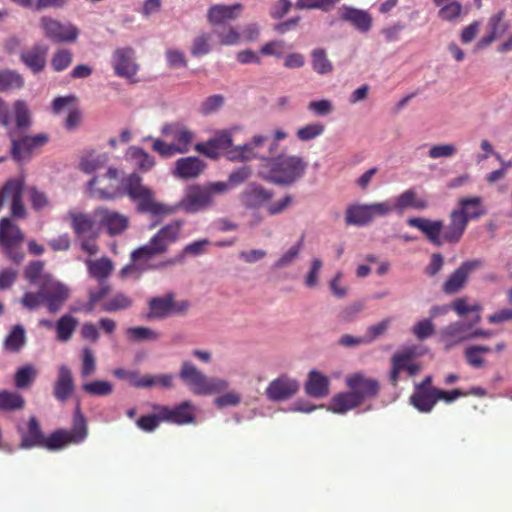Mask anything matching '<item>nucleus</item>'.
Listing matches in <instances>:
<instances>
[{
  "mask_svg": "<svg viewBox=\"0 0 512 512\" xmlns=\"http://www.w3.org/2000/svg\"><path fill=\"white\" fill-rule=\"evenodd\" d=\"M18 431L21 434L20 448L42 447L50 451L60 450L71 444L82 443L88 434L86 419L81 413L79 405L76 408L70 430L58 429L45 437L37 418L31 416L28 420L27 430L24 431L19 427Z\"/></svg>",
  "mask_w": 512,
  "mask_h": 512,
  "instance_id": "1",
  "label": "nucleus"
},
{
  "mask_svg": "<svg viewBox=\"0 0 512 512\" xmlns=\"http://www.w3.org/2000/svg\"><path fill=\"white\" fill-rule=\"evenodd\" d=\"M184 226V221L180 219L173 220L163 226L147 244L138 247L131 253L132 263L124 266L121 271V277H127L130 274L136 273L138 270L137 264L142 260H150L155 256L165 254L169 246L177 242L181 236Z\"/></svg>",
  "mask_w": 512,
  "mask_h": 512,
  "instance_id": "2",
  "label": "nucleus"
},
{
  "mask_svg": "<svg viewBox=\"0 0 512 512\" xmlns=\"http://www.w3.org/2000/svg\"><path fill=\"white\" fill-rule=\"evenodd\" d=\"M307 161L301 156L281 154L261 162L258 175L261 179L280 186H291L306 173Z\"/></svg>",
  "mask_w": 512,
  "mask_h": 512,
  "instance_id": "3",
  "label": "nucleus"
},
{
  "mask_svg": "<svg viewBox=\"0 0 512 512\" xmlns=\"http://www.w3.org/2000/svg\"><path fill=\"white\" fill-rule=\"evenodd\" d=\"M124 195L136 204L140 213L152 216H169L177 211L176 206L166 205L155 199L154 191L142 183V178L136 174H129L123 178Z\"/></svg>",
  "mask_w": 512,
  "mask_h": 512,
  "instance_id": "4",
  "label": "nucleus"
},
{
  "mask_svg": "<svg viewBox=\"0 0 512 512\" xmlns=\"http://www.w3.org/2000/svg\"><path fill=\"white\" fill-rule=\"evenodd\" d=\"M161 133L164 137L171 139V142L152 137L147 139L153 140L152 150L162 158H171L177 154L189 152L196 136L194 131L181 122L165 123Z\"/></svg>",
  "mask_w": 512,
  "mask_h": 512,
  "instance_id": "5",
  "label": "nucleus"
},
{
  "mask_svg": "<svg viewBox=\"0 0 512 512\" xmlns=\"http://www.w3.org/2000/svg\"><path fill=\"white\" fill-rule=\"evenodd\" d=\"M179 377L195 395L219 394L229 386V383L224 379L207 377L190 361L182 363Z\"/></svg>",
  "mask_w": 512,
  "mask_h": 512,
  "instance_id": "6",
  "label": "nucleus"
},
{
  "mask_svg": "<svg viewBox=\"0 0 512 512\" xmlns=\"http://www.w3.org/2000/svg\"><path fill=\"white\" fill-rule=\"evenodd\" d=\"M24 233L10 217L0 219V248L13 263L20 264L25 257L22 250Z\"/></svg>",
  "mask_w": 512,
  "mask_h": 512,
  "instance_id": "7",
  "label": "nucleus"
},
{
  "mask_svg": "<svg viewBox=\"0 0 512 512\" xmlns=\"http://www.w3.org/2000/svg\"><path fill=\"white\" fill-rule=\"evenodd\" d=\"M90 195L99 199H115L123 196V179H119L116 168L110 167L106 174L93 177L88 183Z\"/></svg>",
  "mask_w": 512,
  "mask_h": 512,
  "instance_id": "8",
  "label": "nucleus"
},
{
  "mask_svg": "<svg viewBox=\"0 0 512 512\" xmlns=\"http://www.w3.org/2000/svg\"><path fill=\"white\" fill-rule=\"evenodd\" d=\"M416 356V347L414 346L398 350L392 355L389 375L391 385L397 386L402 371H406L410 377L416 376L421 371L422 366L415 361Z\"/></svg>",
  "mask_w": 512,
  "mask_h": 512,
  "instance_id": "9",
  "label": "nucleus"
},
{
  "mask_svg": "<svg viewBox=\"0 0 512 512\" xmlns=\"http://www.w3.org/2000/svg\"><path fill=\"white\" fill-rule=\"evenodd\" d=\"M268 143V136L255 135L249 142L238 145L235 149L229 151L228 160L244 162L259 158L262 162H265L274 155L268 154Z\"/></svg>",
  "mask_w": 512,
  "mask_h": 512,
  "instance_id": "10",
  "label": "nucleus"
},
{
  "mask_svg": "<svg viewBox=\"0 0 512 512\" xmlns=\"http://www.w3.org/2000/svg\"><path fill=\"white\" fill-rule=\"evenodd\" d=\"M8 135L11 140V156L17 162L29 159L34 150L43 147L49 141L46 133L16 138L15 131H9Z\"/></svg>",
  "mask_w": 512,
  "mask_h": 512,
  "instance_id": "11",
  "label": "nucleus"
},
{
  "mask_svg": "<svg viewBox=\"0 0 512 512\" xmlns=\"http://www.w3.org/2000/svg\"><path fill=\"white\" fill-rule=\"evenodd\" d=\"M44 36L54 43H72L78 38V29L70 23H62L48 16L40 19Z\"/></svg>",
  "mask_w": 512,
  "mask_h": 512,
  "instance_id": "12",
  "label": "nucleus"
},
{
  "mask_svg": "<svg viewBox=\"0 0 512 512\" xmlns=\"http://www.w3.org/2000/svg\"><path fill=\"white\" fill-rule=\"evenodd\" d=\"M42 289L44 295V303L49 313H57L69 298V288L52 279L50 275L43 277Z\"/></svg>",
  "mask_w": 512,
  "mask_h": 512,
  "instance_id": "13",
  "label": "nucleus"
},
{
  "mask_svg": "<svg viewBox=\"0 0 512 512\" xmlns=\"http://www.w3.org/2000/svg\"><path fill=\"white\" fill-rule=\"evenodd\" d=\"M231 134L227 131L217 133L213 138L207 142H199L194 146V149L211 159H217L221 153H224L228 159V152L235 149Z\"/></svg>",
  "mask_w": 512,
  "mask_h": 512,
  "instance_id": "14",
  "label": "nucleus"
},
{
  "mask_svg": "<svg viewBox=\"0 0 512 512\" xmlns=\"http://www.w3.org/2000/svg\"><path fill=\"white\" fill-rule=\"evenodd\" d=\"M346 386L363 404L368 399L377 397L380 385L376 379L365 377L361 373H354L346 377Z\"/></svg>",
  "mask_w": 512,
  "mask_h": 512,
  "instance_id": "15",
  "label": "nucleus"
},
{
  "mask_svg": "<svg viewBox=\"0 0 512 512\" xmlns=\"http://www.w3.org/2000/svg\"><path fill=\"white\" fill-rule=\"evenodd\" d=\"M94 216L110 236L120 235L129 227V218L126 215L108 208H97Z\"/></svg>",
  "mask_w": 512,
  "mask_h": 512,
  "instance_id": "16",
  "label": "nucleus"
},
{
  "mask_svg": "<svg viewBox=\"0 0 512 512\" xmlns=\"http://www.w3.org/2000/svg\"><path fill=\"white\" fill-rule=\"evenodd\" d=\"M299 387V382L296 379L283 374L269 383L265 394L271 401H285L293 397L298 392Z\"/></svg>",
  "mask_w": 512,
  "mask_h": 512,
  "instance_id": "17",
  "label": "nucleus"
},
{
  "mask_svg": "<svg viewBox=\"0 0 512 512\" xmlns=\"http://www.w3.org/2000/svg\"><path fill=\"white\" fill-rule=\"evenodd\" d=\"M158 409L160 410V416L164 422L176 425L195 423L196 409L189 400L183 401L175 407L160 405Z\"/></svg>",
  "mask_w": 512,
  "mask_h": 512,
  "instance_id": "18",
  "label": "nucleus"
},
{
  "mask_svg": "<svg viewBox=\"0 0 512 512\" xmlns=\"http://www.w3.org/2000/svg\"><path fill=\"white\" fill-rule=\"evenodd\" d=\"M482 265L480 260L463 262L443 283L442 291L451 295L459 292L466 284L469 275Z\"/></svg>",
  "mask_w": 512,
  "mask_h": 512,
  "instance_id": "19",
  "label": "nucleus"
},
{
  "mask_svg": "<svg viewBox=\"0 0 512 512\" xmlns=\"http://www.w3.org/2000/svg\"><path fill=\"white\" fill-rule=\"evenodd\" d=\"M134 54L130 47L115 50L112 65L117 76L131 79L137 74L138 65L134 61Z\"/></svg>",
  "mask_w": 512,
  "mask_h": 512,
  "instance_id": "20",
  "label": "nucleus"
},
{
  "mask_svg": "<svg viewBox=\"0 0 512 512\" xmlns=\"http://www.w3.org/2000/svg\"><path fill=\"white\" fill-rule=\"evenodd\" d=\"M406 222L410 227L420 230L433 245L439 247L444 243L443 234L441 235L444 228L443 221L410 217Z\"/></svg>",
  "mask_w": 512,
  "mask_h": 512,
  "instance_id": "21",
  "label": "nucleus"
},
{
  "mask_svg": "<svg viewBox=\"0 0 512 512\" xmlns=\"http://www.w3.org/2000/svg\"><path fill=\"white\" fill-rule=\"evenodd\" d=\"M212 197L205 186L194 185L189 188L181 202L182 208L188 213H195L210 206Z\"/></svg>",
  "mask_w": 512,
  "mask_h": 512,
  "instance_id": "22",
  "label": "nucleus"
},
{
  "mask_svg": "<svg viewBox=\"0 0 512 512\" xmlns=\"http://www.w3.org/2000/svg\"><path fill=\"white\" fill-rule=\"evenodd\" d=\"M338 13L342 21L350 23L361 33H367L372 28V16L366 10L343 5L339 8Z\"/></svg>",
  "mask_w": 512,
  "mask_h": 512,
  "instance_id": "23",
  "label": "nucleus"
},
{
  "mask_svg": "<svg viewBox=\"0 0 512 512\" xmlns=\"http://www.w3.org/2000/svg\"><path fill=\"white\" fill-rule=\"evenodd\" d=\"M75 389L74 380L70 368L61 365L58 369L57 379L53 385V396L60 402L67 401Z\"/></svg>",
  "mask_w": 512,
  "mask_h": 512,
  "instance_id": "24",
  "label": "nucleus"
},
{
  "mask_svg": "<svg viewBox=\"0 0 512 512\" xmlns=\"http://www.w3.org/2000/svg\"><path fill=\"white\" fill-rule=\"evenodd\" d=\"M206 168L203 160L195 156L179 158L175 162L174 175L181 179L197 178Z\"/></svg>",
  "mask_w": 512,
  "mask_h": 512,
  "instance_id": "25",
  "label": "nucleus"
},
{
  "mask_svg": "<svg viewBox=\"0 0 512 512\" xmlns=\"http://www.w3.org/2000/svg\"><path fill=\"white\" fill-rule=\"evenodd\" d=\"M48 48L44 45L35 44L31 48L21 52L20 59L33 73H39L46 66Z\"/></svg>",
  "mask_w": 512,
  "mask_h": 512,
  "instance_id": "26",
  "label": "nucleus"
},
{
  "mask_svg": "<svg viewBox=\"0 0 512 512\" xmlns=\"http://www.w3.org/2000/svg\"><path fill=\"white\" fill-rule=\"evenodd\" d=\"M173 293H168L163 297H153L148 302V320H161L173 314Z\"/></svg>",
  "mask_w": 512,
  "mask_h": 512,
  "instance_id": "27",
  "label": "nucleus"
},
{
  "mask_svg": "<svg viewBox=\"0 0 512 512\" xmlns=\"http://www.w3.org/2000/svg\"><path fill=\"white\" fill-rule=\"evenodd\" d=\"M273 197V193L258 184H250L241 193L242 202L251 208H259Z\"/></svg>",
  "mask_w": 512,
  "mask_h": 512,
  "instance_id": "28",
  "label": "nucleus"
},
{
  "mask_svg": "<svg viewBox=\"0 0 512 512\" xmlns=\"http://www.w3.org/2000/svg\"><path fill=\"white\" fill-rule=\"evenodd\" d=\"M453 211L465 218L467 224L470 220L478 219L486 213L482 198L479 196L461 198L458 208Z\"/></svg>",
  "mask_w": 512,
  "mask_h": 512,
  "instance_id": "29",
  "label": "nucleus"
},
{
  "mask_svg": "<svg viewBox=\"0 0 512 512\" xmlns=\"http://www.w3.org/2000/svg\"><path fill=\"white\" fill-rule=\"evenodd\" d=\"M470 327L471 325L467 326L463 322H454L442 329L441 341L443 342L445 349L449 350L453 346L468 339L469 334H467V331Z\"/></svg>",
  "mask_w": 512,
  "mask_h": 512,
  "instance_id": "30",
  "label": "nucleus"
},
{
  "mask_svg": "<svg viewBox=\"0 0 512 512\" xmlns=\"http://www.w3.org/2000/svg\"><path fill=\"white\" fill-rule=\"evenodd\" d=\"M209 245H210V241L208 239H201V240L194 241L192 243L187 244L183 248L181 254L177 255L176 257L170 258L163 262H160L159 264H157L155 266H146L143 268L144 269H149V268L159 269V268H165L167 266H172L177 263H181L186 255L200 256V255L204 254L206 251V247Z\"/></svg>",
  "mask_w": 512,
  "mask_h": 512,
  "instance_id": "31",
  "label": "nucleus"
},
{
  "mask_svg": "<svg viewBox=\"0 0 512 512\" xmlns=\"http://www.w3.org/2000/svg\"><path fill=\"white\" fill-rule=\"evenodd\" d=\"M330 381L327 376L319 371L312 370L308 374L305 383V392L313 398H323L329 394Z\"/></svg>",
  "mask_w": 512,
  "mask_h": 512,
  "instance_id": "32",
  "label": "nucleus"
},
{
  "mask_svg": "<svg viewBox=\"0 0 512 512\" xmlns=\"http://www.w3.org/2000/svg\"><path fill=\"white\" fill-rule=\"evenodd\" d=\"M449 219V224L443 228V240L444 243L455 244L461 240L468 224L465 218L461 217L460 214H457L455 211L450 213Z\"/></svg>",
  "mask_w": 512,
  "mask_h": 512,
  "instance_id": "33",
  "label": "nucleus"
},
{
  "mask_svg": "<svg viewBox=\"0 0 512 512\" xmlns=\"http://www.w3.org/2000/svg\"><path fill=\"white\" fill-rule=\"evenodd\" d=\"M437 390H418L414 392L409 398L410 404L421 413H429L437 404Z\"/></svg>",
  "mask_w": 512,
  "mask_h": 512,
  "instance_id": "34",
  "label": "nucleus"
},
{
  "mask_svg": "<svg viewBox=\"0 0 512 512\" xmlns=\"http://www.w3.org/2000/svg\"><path fill=\"white\" fill-rule=\"evenodd\" d=\"M358 397L352 392H341L332 397L330 400L329 408L334 413L344 414L352 409L361 406Z\"/></svg>",
  "mask_w": 512,
  "mask_h": 512,
  "instance_id": "35",
  "label": "nucleus"
},
{
  "mask_svg": "<svg viewBox=\"0 0 512 512\" xmlns=\"http://www.w3.org/2000/svg\"><path fill=\"white\" fill-rule=\"evenodd\" d=\"M78 320L71 314L62 315L54 324L56 339L59 342H69L78 327Z\"/></svg>",
  "mask_w": 512,
  "mask_h": 512,
  "instance_id": "36",
  "label": "nucleus"
},
{
  "mask_svg": "<svg viewBox=\"0 0 512 512\" xmlns=\"http://www.w3.org/2000/svg\"><path fill=\"white\" fill-rule=\"evenodd\" d=\"M372 221L369 204H353L347 207L345 222L348 225L365 226Z\"/></svg>",
  "mask_w": 512,
  "mask_h": 512,
  "instance_id": "37",
  "label": "nucleus"
},
{
  "mask_svg": "<svg viewBox=\"0 0 512 512\" xmlns=\"http://www.w3.org/2000/svg\"><path fill=\"white\" fill-rule=\"evenodd\" d=\"M242 9V5L237 3L234 5H214L208 10V21L213 24H221L226 20L236 18L238 12Z\"/></svg>",
  "mask_w": 512,
  "mask_h": 512,
  "instance_id": "38",
  "label": "nucleus"
},
{
  "mask_svg": "<svg viewBox=\"0 0 512 512\" xmlns=\"http://www.w3.org/2000/svg\"><path fill=\"white\" fill-rule=\"evenodd\" d=\"M14 120H15V133H23L32 126V115L28 104L23 100H16L12 106Z\"/></svg>",
  "mask_w": 512,
  "mask_h": 512,
  "instance_id": "39",
  "label": "nucleus"
},
{
  "mask_svg": "<svg viewBox=\"0 0 512 512\" xmlns=\"http://www.w3.org/2000/svg\"><path fill=\"white\" fill-rule=\"evenodd\" d=\"M68 217L71 220V228L78 238L92 232L95 223L90 215L71 210L68 212Z\"/></svg>",
  "mask_w": 512,
  "mask_h": 512,
  "instance_id": "40",
  "label": "nucleus"
},
{
  "mask_svg": "<svg viewBox=\"0 0 512 512\" xmlns=\"http://www.w3.org/2000/svg\"><path fill=\"white\" fill-rule=\"evenodd\" d=\"M393 205L394 209L398 211H403L406 208L423 210L428 207V202L425 199H418L416 192L413 189H408L395 198Z\"/></svg>",
  "mask_w": 512,
  "mask_h": 512,
  "instance_id": "41",
  "label": "nucleus"
},
{
  "mask_svg": "<svg viewBox=\"0 0 512 512\" xmlns=\"http://www.w3.org/2000/svg\"><path fill=\"white\" fill-rule=\"evenodd\" d=\"M86 265L89 275L100 282L107 279L113 271V263L107 257L96 260L88 259Z\"/></svg>",
  "mask_w": 512,
  "mask_h": 512,
  "instance_id": "42",
  "label": "nucleus"
},
{
  "mask_svg": "<svg viewBox=\"0 0 512 512\" xmlns=\"http://www.w3.org/2000/svg\"><path fill=\"white\" fill-rule=\"evenodd\" d=\"M133 300L124 293H116L112 297L101 302V311L106 313H115L131 308Z\"/></svg>",
  "mask_w": 512,
  "mask_h": 512,
  "instance_id": "43",
  "label": "nucleus"
},
{
  "mask_svg": "<svg viewBox=\"0 0 512 512\" xmlns=\"http://www.w3.org/2000/svg\"><path fill=\"white\" fill-rule=\"evenodd\" d=\"M24 181L20 178H12L5 182L0 188V210L3 207L5 199H13L23 197Z\"/></svg>",
  "mask_w": 512,
  "mask_h": 512,
  "instance_id": "44",
  "label": "nucleus"
},
{
  "mask_svg": "<svg viewBox=\"0 0 512 512\" xmlns=\"http://www.w3.org/2000/svg\"><path fill=\"white\" fill-rule=\"evenodd\" d=\"M25 406L24 397L14 391H0V410L1 411H18Z\"/></svg>",
  "mask_w": 512,
  "mask_h": 512,
  "instance_id": "45",
  "label": "nucleus"
},
{
  "mask_svg": "<svg viewBox=\"0 0 512 512\" xmlns=\"http://www.w3.org/2000/svg\"><path fill=\"white\" fill-rule=\"evenodd\" d=\"M26 343L25 329L21 324L15 325L4 340V347L10 352H19Z\"/></svg>",
  "mask_w": 512,
  "mask_h": 512,
  "instance_id": "46",
  "label": "nucleus"
},
{
  "mask_svg": "<svg viewBox=\"0 0 512 512\" xmlns=\"http://www.w3.org/2000/svg\"><path fill=\"white\" fill-rule=\"evenodd\" d=\"M312 69L320 74L325 75L333 71V64L329 60L327 53L322 48H316L311 52Z\"/></svg>",
  "mask_w": 512,
  "mask_h": 512,
  "instance_id": "47",
  "label": "nucleus"
},
{
  "mask_svg": "<svg viewBox=\"0 0 512 512\" xmlns=\"http://www.w3.org/2000/svg\"><path fill=\"white\" fill-rule=\"evenodd\" d=\"M108 160L106 154H96L94 152L86 153L79 163L81 171L91 174L94 171L104 167Z\"/></svg>",
  "mask_w": 512,
  "mask_h": 512,
  "instance_id": "48",
  "label": "nucleus"
},
{
  "mask_svg": "<svg viewBox=\"0 0 512 512\" xmlns=\"http://www.w3.org/2000/svg\"><path fill=\"white\" fill-rule=\"evenodd\" d=\"M127 155L142 171H149L155 165L154 158L140 147H130Z\"/></svg>",
  "mask_w": 512,
  "mask_h": 512,
  "instance_id": "49",
  "label": "nucleus"
},
{
  "mask_svg": "<svg viewBox=\"0 0 512 512\" xmlns=\"http://www.w3.org/2000/svg\"><path fill=\"white\" fill-rule=\"evenodd\" d=\"M113 375L119 379L128 382L135 388H144L145 385H149L150 382L145 380V375L141 376L137 370H127L124 368H116L113 370Z\"/></svg>",
  "mask_w": 512,
  "mask_h": 512,
  "instance_id": "50",
  "label": "nucleus"
},
{
  "mask_svg": "<svg viewBox=\"0 0 512 512\" xmlns=\"http://www.w3.org/2000/svg\"><path fill=\"white\" fill-rule=\"evenodd\" d=\"M24 86L21 74L13 70L0 71V91L20 89Z\"/></svg>",
  "mask_w": 512,
  "mask_h": 512,
  "instance_id": "51",
  "label": "nucleus"
},
{
  "mask_svg": "<svg viewBox=\"0 0 512 512\" xmlns=\"http://www.w3.org/2000/svg\"><path fill=\"white\" fill-rule=\"evenodd\" d=\"M159 407L160 404H153L152 410L154 411V413L141 416L136 421L137 427L145 432L155 431L158 428L159 424L161 422H164L162 420V417L160 416V410L158 409Z\"/></svg>",
  "mask_w": 512,
  "mask_h": 512,
  "instance_id": "52",
  "label": "nucleus"
},
{
  "mask_svg": "<svg viewBox=\"0 0 512 512\" xmlns=\"http://www.w3.org/2000/svg\"><path fill=\"white\" fill-rule=\"evenodd\" d=\"M450 308L452 310H454L456 312V314L459 315V316H464V315H466L467 313H470V312L476 313L474 321H473V324H477L481 320V317H480L479 313L482 310V306L480 304H478V303H475L473 305H469L468 302H467V298L466 297L456 298L452 302Z\"/></svg>",
  "mask_w": 512,
  "mask_h": 512,
  "instance_id": "53",
  "label": "nucleus"
},
{
  "mask_svg": "<svg viewBox=\"0 0 512 512\" xmlns=\"http://www.w3.org/2000/svg\"><path fill=\"white\" fill-rule=\"evenodd\" d=\"M37 376V371L33 365L20 367L14 376L16 388L23 389L29 387Z\"/></svg>",
  "mask_w": 512,
  "mask_h": 512,
  "instance_id": "54",
  "label": "nucleus"
},
{
  "mask_svg": "<svg viewBox=\"0 0 512 512\" xmlns=\"http://www.w3.org/2000/svg\"><path fill=\"white\" fill-rule=\"evenodd\" d=\"M44 262L40 260L30 262L24 269V277L30 283L40 286L43 282Z\"/></svg>",
  "mask_w": 512,
  "mask_h": 512,
  "instance_id": "55",
  "label": "nucleus"
},
{
  "mask_svg": "<svg viewBox=\"0 0 512 512\" xmlns=\"http://www.w3.org/2000/svg\"><path fill=\"white\" fill-rule=\"evenodd\" d=\"M126 334L131 341H155L158 340L160 334L151 328L138 326V327H129L126 330Z\"/></svg>",
  "mask_w": 512,
  "mask_h": 512,
  "instance_id": "56",
  "label": "nucleus"
},
{
  "mask_svg": "<svg viewBox=\"0 0 512 512\" xmlns=\"http://www.w3.org/2000/svg\"><path fill=\"white\" fill-rule=\"evenodd\" d=\"M82 389L92 396H107L113 392V385L108 381L96 380L83 384Z\"/></svg>",
  "mask_w": 512,
  "mask_h": 512,
  "instance_id": "57",
  "label": "nucleus"
},
{
  "mask_svg": "<svg viewBox=\"0 0 512 512\" xmlns=\"http://www.w3.org/2000/svg\"><path fill=\"white\" fill-rule=\"evenodd\" d=\"M339 1L340 0H297L295 6L299 10L319 9L327 12L331 10Z\"/></svg>",
  "mask_w": 512,
  "mask_h": 512,
  "instance_id": "58",
  "label": "nucleus"
},
{
  "mask_svg": "<svg viewBox=\"0 0 512 512\" xmlns=\"http://www.w3.org/2000/svg\"><path fill=\"white\" fill-rule=\"evenodd\" d=\"M73 54L68 49H59L55 51L51 59V67L56 72L67 69L72 63Z\"/></svg>",
  "mask_w": 512,
  "mask_h": 512,
  "instance_id": "59",
  "label": "nucleus"
},
{
  "mask_svg": "<svg viewBox=\"0 0 512 512\" xmlns=\"http://www.w3.org/2000/svg\"><path fill=\"white\" fill-rule=\"evenodd\" d=\"M81 376L87 378L96 371V358L94 352L89 347H84L81 351Z\"/></svg>",
  "mask_w": 512,
  "mask_h": 512,
  "instance_id": "60",
  "label": "nucleus"
},
{
  "mask_svg": "<svg viewBox=\"0 0 512 512\" xmlns=\"http://www.w3.org/2000/svg\"><path fill=\"white\" fill-rule=\"evenodd\" d=\"M304 235H301L298 242L284 253L275 263L274 268L279 269L290 265L297 257L303 247Z\"/></svg>",
  "mask_w": 512,
  "mask_h": 512,
  "instance_id": "61",
  "label": "nucleus"
},
{
  "mask_svg": "<svg viewBox=\"0 0 512 512\" xmlns=\"http://www.w3.org/2000/svg\"><path fill=\"white\" fill-rule=\"evenodd\" d=\"M325 126L322 123L315 122L299 128L296 136L301 141L312 140L324 133Z\"/></svg>",
  "mask_w": 512,
  "mask_h": 512,
  "instance_id": "62",
  "label": "nucleus"
},
{
  "mask_svg": "<svg viewBox=\"0 0 512 512\" xmlns=\"http://www.w3.org/2000/svg\"><path fill=\"white\" fill-rule=\"evenodd\" d=\"M210 40L211 36L206 33H202L195 37L190 51L191 55L199 57L208 54L211 50Z\"/></svg>",
  "mask_w": 512,
  "mask_h": 512,
  "instance_id": "63",
  "label": "nucleus"
},
{
  "mask_svg": "<svg viewBox=\"0 0 512 512\" xmlns=\"http://www.w3.org/2000/svg\"><path fill=\"white\" fill-rule=\"evenodd\" d=\"M21 304L28 310H35L44 303L42 284L36 292H26L21 298Z\"/></svg>",
  "mask_w": 512,
  "mask_h": 512,
  "instance_id": "64",
  "label": "nucleus"
}]
</instances>
